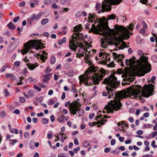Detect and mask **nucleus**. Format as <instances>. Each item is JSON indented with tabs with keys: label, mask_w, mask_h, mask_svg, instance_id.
Segmentation results:
<instances>
[{
	"label": "nucleus",
	"mask_w": 157,
	"mask_h": 157,
	"mask_svg": "<svg viewBox=\"0 0 157 157\" xmlns=\"http://www.w3.org/2000/svg\"><path fill=\"white\" fill-rule=\"evenodd\" d=\"M7 26L11 29H13L15 28V25H13L11 22H10L8 24Z\"/></svg>",
	"instance_id": "a878e982"
},
{
	"label": "nucleus",
	"mask_w": 157,
	"mask_h": 157,
	"mask_svg": "<svg viewBox=\"0 0 157 157\" xmlns=\"http://www.w3.org/2000/svg\"><path fill=\"white\" fill-rule=\"evenodd\" d=\"M140 56V59L136 61V64L138 67L136 68V71L140 75H144L150 71L151 70V65L148 63V58L143 56V53L140 51L138 52Z\"/></svg>",
	"instance_id": "39448f33"
},
{
	"label": "nucleus",
	"mask_w": 157,
	"mask_h": 157,
	"mask_svg": "<svg viewBox=\"0 0 157 157\" xmlns=\"http://www.w3.org/2000/svg\"><path fill=\"white\" fill-rule=\"evenodd\" d=\"M48 18H44L42 20L41 23L42 25H45V24L48 22Z\"/></svg>",
	"instance_id": "bb28decb"
},
{
	"label": "nucleus",
	"mask_w": 157,
	"mask_h": 157,
	"mask_svg": "<svg viewBox=\"0 0 157 157\" xmlns=\"http://www.w3.org/2000/svg\"><path fill=\"white\" fill-rule=\"evenodd\" d=\"M44 3L46 5H49L51 4V1L50 0H44Z\"/></svg>",
	"instance_id": "c9c22d12"
},
{
	"label": "nucleus",
	"mask_w": 157,
	"mask_h": 157,
	"mask_svg": "<svg viewBox=\"0 0 157 157\" xmlns=\"http://www.w3.org/2000/svg\"><path fill=\"white\" fill-rule=\"evenodd\" d=\"M69 105V110L70 113L75 115L78 112V117L82 116L84 114L83 109L80 107V105H78L77 102H74L72 103H70V101L67 102L65 105V107H67Z\"/></svg>",
	"instance_id": "6e6552de"
},
{
	"label": "nucleus",
	"mask_w": 157,
	"mask_h": 157,
	"mask_svg": "<svg viewBox=\"0 0 157 157\" xmlns=\"http://www.w3.org/2000/svg\"><path fill=\"white\" fill-rule=\"evenodd\" d=\"M132 59H126L125 61V64L127 65H129L130 67H132L134 66V70L137 75L139 76H142L144 75H141L138 73L136 71V68L138 67V65L136 64V59L134 57H133Z\"/></svg>",
	"instance_id": "9b49d317"
},
{
	"label": "nucleus",
	"mask_w": 157,
	"mask_h": 157,
	"mask_svg": "<svg viewBox=\"0 0 157 157\" xmlns=\"http://www.w3.org/2000/svg\"><path fill=\"white\" fill-rule=\"evenodd\" d=\"M88 18L89 20L91 21V22L93 21L92 19L94 18V16L92 15V14H89L88 16Z\"/></svg>",
	"instance_id": "4c0bfd02"
},
{
	"label": "nucleus",
	"mask_w": 157,
	"mask_h": 157,
	"mask_svg": "<svg viewBox=\"0 0 157 157\" xmlns=\"http://www.w3.org/2000/svg\"><path fill=\"white\" fill-rule=\"evenodd\" d=\"M49 104L50 105H52L55 103L54 101L52 99H50L49 100Z\"/></svg>",
	"instance_id": "bf43d9fd"
},
{
	"label": "nucleus",
	"mask_w": 157,
	"mask_h": 157,
	"mask_svg": "<svg viewBox=\"0 0 157 157\" xmlns=\"http://www.w3.org/2000/svg\"><path fill=\"white\" fill-rule=\"evenodd\" d=\"M99 57H102L103 58H104L105 57H106V56L104 52H101L99 53Z\"/></svg>",
	"instance_id": "ea45409f"
},
{
	"label": "nucleus",
	"mask_w": 157,
	"mask_h": 157,
	"mask_svg": "<svg viewBox=\"0 0 157 157\" xmlns=\"http://www.w3.org/2000/svg\"><path fill=\"white\" fill-rule=\"evenodd\" d=\"M36 16L35 15V14H33V15H32L31 16V17H30V19L31 20H32V21H33L35 20H36Z\"/></svg>",
	"instance_id": "37998d69"
},
{
	"label": "nucleus",
	"mask_w": 157,
	"mask_h": 157,
	"mask_svg": "<svg viewBox=\"0 0 157 157\" xmlns=\"http://www.w3.org/2000/svg\"><path fill=\"white\" fill-rule=\"evenodd\" d=\"M142 25L144 29H146L147 27V25L144 21L142 22Z\"/></svg>",
	"instance_id": "49530a36"
},
{
	"label": "nucleus",
	"mask_w": 157,
	"mask_h": 157,
	"mask_svg": "<svg viewBox=\"0 0 157 157\" xmlns=\"http://www.w3.org/2000/svg\"><path fill=\"white\" fill-rule=\"evenodd\" d=\"M128 29L130 30L131 31H132L133 29V27H134V26L133 25L130 24L128 26Z\"/></svg>",
	"instance_id": "8fccbe9b"
},
{
	"label": "nucleus",
	"mask_w": 157,
	"mask_h": 157,
	"mask_svg": "<svg viewBox=\"0 0 157 157\" xmlns=\"http://www.w3.org/2000/svg\"><path fill=\"white\" fill-rule=\"evenodd\" d=\"M153 155H149L148 154L144 155L143 156V157H152Z\"/></svg>",
	"instance_id": "774afa93"
},
{
	"label": "nucleus",
	"mask_w": 157,
	"mask_h": 157,
	"mask_svg": "<svg viewBox=\"0 0 157 157\" xmlns=\"http://www.w3.org/2000/svg\"><path fill=\"white\" fill-rule=\"evenodd\" d=\"M42 13H40L37 15L36 16V20H38L42 16Z\"/></svg>",
	"instance_id": "5fc2aeb1"
},
{
	"label": "nucleus",
	"mask_w": 157,
	"mask_h": 157,
	"mask_svg": "<svg viewBox=\"0 0 157 157\" xmlns=\"http://www.w3.org/2000/svg\"><path fill=\"white\" fill-rule=\"evenodd\" d=\"M52 133H49L47 134V137L49 139H52Z\"/></svg>",
	"instance_id": "052dcab7"
},
{
	"label": "nucleus",
	"mask_w": 157,
	"mask_h": 157,
	"mask_svg": "<svg viewBox=\"0 0 157 157\" xmlns=\"http://www.w3.org/2000/svg\"><path fill=\"white\" fill-rule=\"evenodd\" d=\"M80 150V147H78L76 148H74L73 149V151L75 153H77V151H79Z\"/></svg>",
	"instance_id": "864d4df0"
},
{
	"label": "nucleus",
	"mask_w": 157,
	"mask_h": 157,
	"mask_svg": "<svg viewBox=\"0 0 157 157\" xmlns=\"http://www.w3.org/2000/svg\"><path fill=\"white\" fill-rule=\"evenodd\" d=\"M0 116L1 117H3L5 116V113L3 111H2L0 112Z\"/></svg>",
	"instance_id": "4d7b16f0"
},
{
	"label": "nucleus",
	"mask_w": 157,
	"mask_h": 157,
	"mask_svg": "<svg viewBox=\"0 0 157 157\" xmlns=\"http://www.w3.org/2000/svg\"><path fill=\"white\" fill-rule=\"evenodd\" d=\"M154 86L152 84L146 85L143 89L142 95L144 97L148 98L152 95V93L154 90Z\"/></svg>",
	"instance_id": "9d476101"
},
{
	"label": "nucleus",
	"mask_w": 157,
	"mask_h": 157,
	"mask_svg": "<svg viewBox=\"0 0 157 157\" xmlns=\"http://www.w3.org/2000/svg\"><path fill=\"white\" fill-rule=\"evenodd\" d=\"M27 71H28L27 68H24L23 70V71H22L23 74L24 75H26L27 73Z\"/></svg>",
	"instance_id": "09e8293b"
},
{
	"label": "nucleus",
	"mask_w": 157,
	"mask_h": 157,
	"mask_svg": "<svg viewBox=\"0 0 157 157\" xmlns=\"http://www.w3.org/2000/svg\"><path fill=\"white\" fill-rule=\"evenodd\" d=\"M3 93L4 96L6 97H8L10 96V93L6 89L4 90Z\"/></svg>",
	"instance_id": "393cba45"
},
{
	"label": "nucleus",
	"mask_w": 157,
	"mask_h": 157,
	"mask_svg": "<svg viewBox=\"0 0 157 157\" xmlns=\"http://www.w3.org/2000/svg\"><path fill=\"white\" fill-rule=\"evenodd\" d=\"M141 92V87L139 86L128 88L119 91L115 94V99L113 98V100L110 101L108 105L105 106V109L108 113L112 112L113 110H117L122 106V104L119 100L132 96L133 97V98H135L138 95L140 94Z\"/></svg>",
	"instance_id": "f03ea898"
},
{
	"label": "nucleus",
	"mask_w": 157,
	"mask_h": 157,
	"mask_svg": "<svg viewBox=\"0 0 157 157\" xmlns=\"http://www.w3.org/2000/svg\"><path fill=\"white\" fill-rule=\"evenodd\" d=\"M117 80V78L115 76L112 75L104 80V83L108 85L106 87L107 92L104 91L102 92V95L104 96H107L108 94H109L108 98H110L112 97L111 94L113 96L115 94L114 89L118 85V82Z\"/></svg>",
	"instance_id": "423d86ee"
},
{
	"label": "nucleus",
	"mask_w": 157,
	"mask_h": 157,
	"mask_svg": "<svg viewBox=\"0 0 157 157\" xmlns=\"http://www.w3.org/2000/svg\"><path fill=\"white\" fill-rule=\"evenodd\" d=\"M90 144V142L88 140L84 141L82 143L83 146L85 147H88Z\"/></svg>",
	"instance_id": "4be33fe9"
},
{
	"label": "nucleus",
	"mask_w": 157,
	"mask_h": 157,
	"mask_svg": "<svg viewBox=\"0 0 157 157\" xmlns=\"http://www.w3.org/2000/svg\"><path fill=\"white\" fill-rule=\"evenodd\" d=\"M116 16L114 14L107 16V18H104L102 22L91 29L92 32L95 34H99L105 36L102 38L101 44L103 48H106L109 45L114 44L118 49H122L128 47L123 40L129 37L130 31L122 26L115 25L114 29H110L108 26V22L106 20H113Z\"/></svg>",
	"instance_id": "f257e3e1"
},
{
	"label": "nucleus",
	"mask_w": 157,
	"mask_h": 157,
	"mask_svg": "<svg viewBox=\"0 0 157 157\" xmlns=\"http://www.w3.org/2000/svg\"><path fill=\"white\" fill-rule=\"evenodd\" d=\"M20 61H15L14 63V65L17 67H18L20 66Z\"/></svg>",
	"instance_id": "a19ab883"
},
{
	"label": "nucleus",
	"mask_w": 157,
	"mask_h": 157,
	"mask_svg": "<svg viewBox=\"0 0 157 157\" xmlns=\"http://www.w3.org/2000/svg\"><path fill=\"white\" fill-rule=\"evenodd\" d=\"M11 142H13L10 143V145L11 147L15 143L17 142V141L15 140H10Z\"/></svg>",
	"instance_id": "e433bc0d"
},
{
	"label": "nucleus",
	"mask_w": 157,
	"mask_h": 157,
	"mask_svg": "<svg viewBox=\"0 0 157 157\" xmlns=\"http://www.w3.org/2000/svg\"><path fill=\"white\" fill-rule=\"evenodd\" d=\"M56 60V58L54 56H52L50 60L51 63L52 64H54L55 63Z\"/></svg>",
	"instance_id": "7c9ffc66"
},
{
	"label": "nucleus",
	"mask_w": 157,
	"mask_h": 157,
	"mask_svg": "<svg viewBox=\"0 0 157 157\" xmlns=\"http://www.w3.org/2000/svg\"><path fill=\"white\" fill-rule=\"evenodd\" d=\"M29 146L32 149H33L34 148V143L32 142H30L29 143Z\"/></svg>",
	"instance_id": "3c124183"
},
{
	"label": "nucleus",
	"mask_w": 157,
	"mask_h": 157,
	"mask_svg": "<svg viewBox=\"0 0 157 157\" xmlns=\"http://www.w3.org/2000/svg\"><path fill=\"white\" fill-rule=\"evenodd\" d=\"M37 66L34 64L31 65L29 66L28 68L30 70H33L36 68Z\"/></svg>",
	"instance_id": "2f4dec72"
},
{
	"label": "nucleus",
	"mask_w": 157,
	"mask_h": 157,
	"mask_svg": "<svg viewBox=\"0 0 157 157\" xmlns=\"http://www.w3.org/2000/svg\"><path fill=\"white\" fill-rule=\"evenodd\" d=\"M113 57L115 58V59L117 62H120L121 66L123 67L124 65L123 63L122 58L124 57V56L122 54H117L115 52H113L112 53Z\"/></svg>",
	"instance_id": "f8f14e48"
},
{
	"label": "nucleus",
	"mask_w": 157,
	"mask_h": 157,
	"mask_svg": "<svg viewBox=\"0 0 157 157\" xmlns=\"http://www.w3.org/2000/svg\"><path fill=\"white\" fill-rule=\"evenodd\" d=\"M28 81L30 83H33L36 82V79L35 78H33L31 77H29L28 78Z\"/></svg>",
	"instance_id": "412c9836"
},
{
	"label": "nucleus",
	"mask_w": 157,
	"mask_h": 157,
	"mask_svg": "<svg viewBox=\"0 0 157 157\" xmlns=\"http://www.w3.org/2000/svg\"><path fill=\"white\" fill-rule=\"evenodd\" d=\"M20 19V17L19 16H17L15 17H14L13 19V21L14 22H17Z\"/></svg>",
	"instance_id": "de8ad7c7"
},
{
	"label": "nucleus",
	"mask_w": 157,
	"mask_h": 157,
	"mask_svg": "<svg viewBox=\"0 0 157 157\" xmlns=\"http://www.w3.org/2000/svg\"><path fill=\"white\" fill-rule=\"evenodd\" d=\"M151 146L154 148H155L156 147L155 145V140H153L151 143Z\"/></svg>",
	"instance_id": "e2e57ef3"
},
{
	"label": "nucleus",
	"mask_w": 157,
	"mask_h": 157,
	"mask_svg": "<svg viewBox=\"0 0 157 157\" xmlns=\"http://www.w3.org/2000/svg\"><path fill=\"white\" fill-rule=\"evenodd\" d=\"M24 45L25 48L21 50V53L22 55L27 53L29 51V49L34 48V47H36V49L37 50L42 48L43 47V45L41 41L35 40H30L26 43L24 44Z\"/></svg>",
	"instance_id": "0eeeda50"
},
{
	"label": "nucleus",
	"mask_w": 157,
	"mask_h": 157,
	"mask_svg": "<svg viewBox=\"0 0 157 157\" xmlns=\"http://www.w3.org/2000/svg\"><path fill=\"white\" fill-rule=\"evenodd\" d=\"M156 78V77L155 76H153L151 77L150 81L151 83H155V80Z\"/></svg>",
	"instance_id": "c03bdc74"
},
{
	"label": "nucleus",
	"mask_w": 157,
	"mask_h": 157,
	"mask_svg": "<svg viewBox=\"0 0 157 157\" xmlns=\"http://www.w3.org/2000/svg\"><path fill=\"white\" fill-rule=\"evenodd\" d=\"M34 92L32 90L29 91L27 93V94L24 93V96L26 98H28L30 97H32L34 95Z\"/></svg>",
	"instance_id": "2eb2a0df"
},
{
	"label": "nucleus",
	"mask_w": 157,
	"mask_h": 157,
	"mask_svg": "<svg viewBox=\"0 0 157 157\" xmlns=\"http://www.w3.org/2000/svg\"><path fill=\"white\" fill-rule=\"evenodd\" d=\"M101 4L100 3H97L95 6V8L96 10H99L101 8Z\"/></svg>",
	"instance_id": "58836bf2"
},
{
	"label": "nucleus",
	"mask_w": 157,
	"mask_h": 157,
	"mask_svg": "<svg viewBox=\"0 0 157 157\" xmlns=\"http://www.w3.org/2000/svg\"><path fill=\"white\" fill-rule=\"evenodd\" d=\"M102 116L101 115L99 117V118L100 117V119L101 120H100L98 121L97 122V123L99 124H104L105 122H106L107 121L105 120H104L103 119V118L102 117ZM98 127H100V125H98Z\"/></svg>",
	"instance_id": "f3484780"
},
{
	"label": "nucleus",
	"mask_w": 157,
	"mask_h": 157,
	"mask_svg": "<svg viewBox=\"0 0 157 157\" xmlns=\"http://www.w3.org/2000/svg\"><path fill=\"white\" fill-rule=\"evenodd\" d=\"M34 87L35 89H36L38 91H40L41 90V89L39 87L36 86H34Z\"/></svg>",
	"instance_id": "338daca9"
},
{
	"label": "nucleus",
	"mask_w": 157,
	"mask_h": 157,
	"mask_svg": "<svg viewBox=\"0 0 157 157\" xmlns=\"http://www.w3.org/2000/svg\"><path fill=\"white\" fill-rule=\"evenodd\" d=\"M82 14V11H78L75 14V16L76 18H78L81 17Z\"/></svg>",
	"instance_id": "cd10ccee"
},
{
	"label": "nucleus",
	"mask_w": 157,
	"mask_h": 157,
	"mask_svg": "<svg viewBox=\"0 0 157 157\" xmlns=\"http://www.w3.org/2000/svg\"><path fill=\"white\" fill-rule=\"evenodd\" d=\"M17 45H13V44H10L7 49V52L8 53L12 52L16 48Z\"/></svg>",
	"instance_id": "4468645a"
},
{
	"label": "nucleus",
	"mask_w": 157,
	"mask_h": 157,
	"mask_svg": "<svg viewBox=\"0 0 157 157\" xmlns=\"http://www.w3.org/2000/svg\"><path fill=\"white\" fill-rule=\"evenodd\" d=\"M13 113L16 114H19L20 113V111L19 109H16L13 112Z\"/></svg>",
	"instance_id": "13d9d810"
},
{
	"label": "nucleus",
	"mask_w": 157,
	"mask_h": 157,
	"mask_svg": "<svg viewBox=\"0 0 157 157\" xmlns=\"http://www.w3.org/2000/svg\"><path fill=\"white\" fill-rule=\"evenodd\" d=\"M74 30L77 32H78L81 31L82 29V27L81 25H78L74 27Z\"/></svg>",
	"instance_id": "a211bd4d"
},
{
	"label": "nucleus",
	"mask_w": 157,
	"mask_h": 157,
	"mask_svg": "<svg viewBox=\"0 0 157 157\" xmlns=\"http://www.w3.org/2000/svg\"><path fill=\"white\" fill-rule=\"evenodd\" d=\"M52 7L53 9H59V8H58V7L57 6V5L56 4H52Z\"/></svg>",
	"instance_id": "0e129e2a"
},
{
	"label": "nucleus",
	"mask_w": 157,
	"mask_h": 157,
	"mask_svg": "<svg viewBox=\"0 0 157 157\" xmlns=\"http://www.w3.org/2000/svg\"><path fill=\"white\" fill-rule=\"evenodd\" d=\"M7 66H6V65L2 67V68L1 70L0 71L1 72H4L5 71V69L7 68Z\"/></svg>",
	"instance_id": "6e6d98bb"
},
{
	"label": "nucleus",
	"mask_w": 157,
	"mask_h": 157,
	"mask_svg": "<svg viewBox=\"0 0 157 157\" xmlns=\"http://www.w3.org/2000/svg\"><path fill=\"white\" fill-rule=\"evenodd\" d=\"M60 135L61 136V140L62 142H63L64 140L66 139V136H64L63 135H65V134L63 132H60Z\"/></svg>",
	"instance_id": "b1692460"
},
{
	"label": "nucleus",
	"mask_w": 157,
	"mask_h": 157,
	"mask_svg": "<svg viewBox=\"0 0 157 157\" xmlns=\"http://www.w3.org/2000/svg\"><path fill=\"white\" fill-rule=\"evenodd\" d=\"M6 78H11L10 80L13 81L15 79L16 76L14 75L13 74L11 73H6L5 75Z\"/></svg>",
	"instance_id": "dca6fc26"
},
{
	"label": "nucleus",
	"mask_w": 157,
	"mask_h": 157,
	"mask_svg": "<svg viewBox=\"0 0 157 157\" xmlns=\"http://www.w3.org/2000/svg\"><path fill=\"white\" fill-rule=\"evenodd\" d=\"M88 56H88L87 57L86 56L84 59H85V62L86 63H88L89 65H90L91 64V61L89 59H88Z\"/></svg>",
	"instance_id": "c85d7f7f"
},
{
	"label": "nucleus",
	"mask_w": 157,
	"mask_h": 157,
	"mask_svg": "<svg viewBox=\"0 0 157 157\" xmlns=\"http://www.w3.org/2000/svg\"><path fill=\"white\" fill-rule=\"evenodd\" d=\"M143 131L141 130H138L136 132V133L139 135H141L143 134Z\"/></svg>",
	"instance_id": "69168bd1"
},
{
	"label": "nucleus",
	"mask_w": 157,
	"mask_h": 157,
	"mask_svg": "<svg viewBox=\"0 0 157 157\" xmlns=\"http://www.w3.org/2000/svg\"><path fill=\"white\" fill-rule=\"evenodd\" d=\"M25 5V2L24 1L20 3L19 4V6L20 7H23Z\"/></svg>",
	"instance_id": "680f3d73"
},
{
	"label": "nucleus",
	"mask_w": 157,
	"mask_h": 157,
	"mask_svg": "<svg viewBox=\"0 0 157 157\" xmlns=\"http://www.w3.org/2000/svg\"><path fill=\"white\" fill-rule=\"evenodd\" d=\"M122 0H104L102 2L101 6V10L98 11L99 13L101 12H107L111 10V4L113 5H117L119 4Z\"/></svg>",
	"instance_id": "1a4fd4ad"
},
{
	"label": "nucleus",
	"mask_w": 157,
	"mask_h": 157,
	"mask_svg": "<svg viewBox=\"0 0 157 157\" xmlns=\"http://www.w3.org/2000/svg\"><path fill=\"white\" fill-rule=\"evenodd\" d=\"M51 70L52 69H50L49 67H48L45 70V73L46 74H48Z\"/></svg>",
	"instance_id": "79ce46f5"
},
{
	"label": "nucleus",
	"mask_w": 157,
	"mask_h": 157,
	"mask_svg": "<svg viewBox=\"0 0 157 157\" xmlns=\"http://www.w3.org/2000/svg\"><path fill=\"white\" fill-rule=\"evenodd\" d=\"M75 85L74 84H71V87H72V91L74 93H75L76 91V88L75 87Z\"/></svg>",
	"instance_id": "f704fd0d"
},
{
	"label": "nucleus",
	"mask_w": 157,
	"mask_h": 157,
	"mask_svg": "<svg viewBox=\"0 0 157 157\" xmlns=\"http://www.w3.org/2000/svg\"><path fill=\"white\" fill-rule=\"evenodd\" d=\"M29 134L28 132H25L24 133V136L25 139H28L29 137Z\"/></svg>",
	"instance_id": "a18cd8bd"
},
{
	"label": "nucleus",
	"mask_w": 157,
	"mask_h": 157,
	"mask_svg": "<svg viewBox=\"0 0 157 157\" xmlns=\"http://www.w3.org/2000/svg\"><path fill=\"white\" fill-rule=\"evenodd\" d=\"M42 53L43 54L41 55L39 53L37 54L36 56V57L37 58H39L40 57V58L42 61L44 62L45 59H47V54L46 52L44 51H42Z\"/></svg>",
	"instance_id": "ddd939ff"
},
{
	"label": "nucleus",
	"mask_w": 157,
	"mask_h": 157,
	"mask_svg": "<svg viewBox=\"0 0 157 157\" xmlns=\"http://www.w3.org/2000/svg\"><path fill=\"white\" fill-rule=\"evenodd\" d=\"M152 126L153 125H152L150 124H144L143 125V127H145L147 128L149 127L150 128H151Z\"/></svg>",
	"instance_id": "603ef678"
},
{
	"label": "nucleus",
	"mask_w": 157,
	"mask_h": 157,
	"mask_svg": "<svg viewBox=\"0 0 157 157\" xmlns=\"http://www.w3.org/2000/svg\"><path fill=\"white\" fill-rule=\"evenodd\" d=\"M87 36L86 35L84 36L82 34L77 33L73 34L71 40H70L69 46L71 49L75 52L76 48L78 47V53H76V56L79 58L83 56L85 53V56L87 57L91 56L96 52L95 49H92L91 51H88L87 49L92 47V46L88 43L84 42V38H86Z\"/></svg>",
	"instance_id": "7ed1b4c3"
},
{
	"label": "nucleus",
	"mask_w": 157,
	"mask_h": 157,
	"mask_svg": "<svg viewBox=\"0 0 157 157\" xmlns=\"http://www.w3.org/2000/svg\"><path fill=\"white\" fill-rule=\"evenodd\" d=\"M19 101L23 103L25 102V99L23 97H21L19 98Z\"/></svg>",
	"instance_id": "72a5a7b5"
},
{
	"label": "nucleus",
	"mask_w": 157,
	"mask_h": 157,
	"mask_svg": "<svg viewBox=\"0 0 157 157\" xmlns=\"http://www.w3.org/2000/svg\"><path fill=\"white\" fill-rule=\"evenodd\" d=\"M95 71L92 68L87 70L83 75L79 76V78L80 83H83L86 85H92L93 83L98 84L99 81L101 80L106 73V71L101 68L98 73L92 75V72Z\"/></svg>",
	"instance_id": "20e7f679"
},
{
	"label": "nucleus",
	"mask_w": 157,
	"mask_h": 157,
	"mask_svg": "<svg viewBox=\"0 0 157 157\" xmlns=\"http://www.w3.org/2000/svg\"><path fill=\"white\" fill-rule=\"evenodd\" d=\"M51 74H49L47 75H44V78H43V81L44 82H47L50 79L49 76L51 75Z\"/></svg>",
	"instance_id": "aec40b11"
},
{
	"label": "nucleus",
	"mask_w": 157,
	"mask_h": 157,
	"mask_svg": "<svg viewBox=\"0 0 157 157\" xmlns=\"http://www.w3.org/2000/svg\"><path fill=\"white\" fill-rule=\"evenodd\" d=\"M67 75L70 77H72L74 75L73 71L72 70L69 71L67 72Z\"/></svg>",
	"instance_id": "473e14b6"
},
{
	"label": "nucleus",
	"mask_w": 157,
	"mask_h": 157,
	"mask_svg": "<svg viewBox=\"0 0 157 157\" xmlns=\"http://www.w3.org/2000/svg\"><path fill=\"white\" fill-rule=\"evenodd\" d=\"M64 117L62 116L60 117L58 119V121L61 123H64L65 122Z\"/></svg>",
	"instance_id": "5701e85b"
},
{
	"label": "nucleus",
	"mask_w": 157,
	"mask_h": 157,
	"mask_svg": "<svg viewBox=\"0 0 157 157\" xmlns=\"http://www.w3.org/2000/svg\"><path fill=\"white\" fill-rule=\"evenodd\" d=\"M42 123L43 124H46L48 123V120L46 118H42L41 119Z\"/></svg>",
	"instance_id": "c756f323"
},
{
	"label": "nucleus",
	"mask_w": 157,
	"mask_h": 157,
	"mask_svg": "<svg viewBox=\"0 0 157 157\" xmlns=\"http://www.w3.org/2000/svg\"><path fill=\"white\" fill-rule=\"evenodd\" d=\"M124 79L125 81V83H122V84L123 85H124V84H129V83H128V82H127V81L132 82L134 80V79L133 78L128 77L126 78H125Z\"/></svg>",
	"instance_id": "6ab92c4d"
}]
</instances>
